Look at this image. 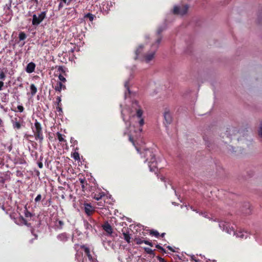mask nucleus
<instances>
[{"label":"nucleus","mask_w":262,"mask_h":262,"mask_svg":"<svg viewBox=\"0 0 262 262\" xmlns=\"http://www.w3.org/2000/svg\"><path fill=\"white\" fill-rule=\"evenodd\" d=\"M57 237L58 240H59L60 241H61L62 242H66L69 239L68 234L65 232L58 234L57 235Z\"/></svg>","instance_id":"obj_16"},{"label":"nucleus","mask_w":262,"mask_h":262,"mask_svg":"<svg viewBox=\"0 0 262 262\" xmlns=\"http://www.w3.org/2000/svg\"><path fill=\"white\" fill-rule=\"evenodd\" d=\"M147 152H149L150 155L151 156V158L150 159V161H149V163L150 164L149 165V167L150 168V171H155L154 168H156V165H157V163L156 162L155 157L154 155H152V153L150 151L147 150L146 151V154H147Z\"/></svg>","instance_id":"obj_7"},{"label":"nucleus","mask_w":262,"mask_h":262,"mask_svg":"<svg viewBox=\"0 0 262 262\" xmlns=\"http://www.w3.org/2000/svg\"><path fill=\"white\" fill-rule=\"evenodd\" d=\"M98 201L99 202L97 203L98 205L100 206V208H102L104 206L105 202L104 200H102V199Z\"/></svg>","instance_id":"obj_30"},{"label":"nucleus","mask_w":262,"mask_h":262,"mask_svg":"<svg viewBox=\"0 0 262 262\" xmlns=\"http://www.w3.org/2000/svg\"><path fill=\"white\" fill-rule=\"evenodd\" d=\"M31 93L32 96H34L37 93V89L34 84H31L30 85Z\"/></svg>","instance_id":"obj_22"},{"label":"nucleus","mask_w":262,"mask_h":262,"mask_svg":"<svg viewBox=\"0 0 262 262\" xmlns=\"http://www.w3.org/2000/svg\"><path fill=\"white\" fill-rule=\"evenodd\" d=\"M105 195V193L99 189L92 193V197L97 201H99L102 199Z\"/></svg>","instance_id":"obj_6"},{"label":"nucleus","mask_w":262,"mask_h":262,"mask_svg":"<svg viewBox=\"0 0 262 262\" xmlns=\"http://www.w3.org/2000/svg\"><path fill=\"white\" fill-rule=\"evenodd\" d=\"M85 227H86V228L87 229L91 230V229H92V225H91L90 224H89L88 222H86V223L85 224Z\"/></svg>","instance_id":"obj_39"},{"label":"nucleus","mask_w":262,"mask_h":262,"mask_svg":"<svg viewBox=\"0 0 262 262\" xmlns=\"http://www.w3.org/2000/svg\"><path fill=\"white\" fill-rule=\"evenodd\" d=\"M62 7V3H60L59 4V8H61V7Z\"/></svg>","instance_id":"obj_53"},{"label":"nucleus","mask_w":262,"mask_h":262,"mask_svg":"<svg viewBox=\"0 0 262 262\" xmlns=\"http://www.w3.org/2000/svg\"><path fill=\"white\" fill-rule=\"evenodd\" d=\"M19 39L20 40H24L27 38V35L24 32H21L19 34Z\"/></svg>","instance_id":"obj_24"},{"label":"nucleus","mask_w":262,"mask_h":262,"mask_svg":"<svg viewBox=\"0 0 262 262\" xmlns=\"http://www.w3.org/2000/svg\"><path fill=\"white\" fill-rule=\"evenodd\" d=\"M84 209L85 213L88 215H91L95 211L93 206L89 203L84 204Z\"/></svg>","instance_id":"obj_8"},{"label":"nucleus","mask_w":262,"mask_h":262,"mask_svg":"<svg viewBox=\"0 0 262 262\" xmlns=\"http://www.w3.org/2000/svg\"><path fill=\"white\" fill-rule=\"evenodd\" d=\"M64 225V223L63 221H58L57 224H56V226L58 228V229H62V227Z\"/></svg>","instance_id":"obj_27"},{"label":"nucleus","mask_w":262,"mask_h":262,"mask_svg":"<svg viewBox=\"0 0 262 262\" xmlns=\"http://www.w3.org/2000/svg\"><path fill=\"white\" fill-rule=\"evenodd\" d=\"M133 106H135V105H137V106H138V103L137 101H135L134 102H133Z\"/></svg>","instance_id":"obj_49"},{"label":"nucleus","mask_w":262,"mask_h":262,"mask_svg":"<svg viewBox=\"0 0 262 262\" xmlns=\"http://www.w3.org/2000/svg\"><path fill=\"white\" fill-rule=\"evenodd\" d=\"M6 77L5 74L4 72L2 71L0 73V79L2 80H4Z\"/></svg>","instance_id":"obj_38"},{"label":"nucleus","mask_w":262,"mask_h":262,"mask_svg":"<svg viewBox=\"0 0 262 262\" xmlns=\"http://www.w3.org/2000/svg\"><path fill=\"white\" fill-rule=\"evenodd\" d=\"M95 18V15L91 13H88L84 16V19L88 18L90 21H93Z\"/></svg>","instance_id":"obj_18"},{"label":"nucleus","mask_w":262,"mask_h":262,"mask_svg":"<svg viewBox=\"0 0 262 262\" xmlns=\"http://www.w3.org/2000/svg\"><path fill=\"white\" fill-rule=\"evenodd\" d=\"M227 232L230 234H233V235H235L236 237H240L241 238H243L245 237V235L242 231H235L234 229H230V230H228Z\"/></svg>","instance_id":"obj_10"},{"label":"nucleus","mask_w":262,"mask_h":262,"mask_svg":"<svg viewBox=\"0 0 262 262\" xmlns=\"http://www.w3.org/2000/svg\"><path fill=\"white\" fill-rule=\"evenodd\" d=\"M61 96H58L56 98L57 106L61 105Z\"/></svg>","instance_id":"obj_33"},{"label":"nucleus","mask_w":262,"mask_h":262,"mask_svg":"<svg viewBox=\"0 0 262 262\" xmlns=\"http://www.w3.org/2000/svg\"><path fill=\"white\" fill-rule=\"evenodd\" d=\"M150 235L155 236L156 237L158 238L160 236V234L157 230H151L149 232Z\"/></svg>","instance_id":"obj_23"},{"label":"nucleus","mask_w":262,"mask_h":262,"mask_svg":"<svg viewBox=\"0 0 262 262\" xmlns=\"http://www.w3.org/2000/svg\"><path fill=\"white\" fill-rule=\"evenodd\" d=\"M4 86V82L2 81H0V91L2 90V88Z\"/></svg>","instance_id":"obj_47"},{"label":"nucleus","mask_w":262,"mask_h":262,"mask_svg":"<svg viewBox=\"0 0 262 262\" xmlns=\"http://www.w3.org/2000/svg\"><path fill=\"white\" fill-rule=\"evenodd\" d=\"M143 249L144 250L145 252L146 253L152 255V257H154L155 256V253L154 250H152L151 249L147 247H144L143 248Z\"/></svg>","instance_id":"obj_20"},{"label":"nucleus","mask_w":262,"mask_h":262,"mask_svg":"<svg viewBox=\"0 0 262 262\" xmlns=\"http://www.w3.org/2000/svg\"><path fill=\"white\" fill-rule=\"evenodd\" d=\"M129 140L130 142H131L133 143V144L134 146H135L134 140L133 138L132 137L131 135L129 136Z\"/></svg>","instance_id":"obj_45"},{"label":"nucleus","mask_w":262,"mask_h":262,"mask_svg":"<svg viewBox=\"0 0 262 262\" xmlns=\"http://www.w3.org/2000/svg\"><path fill=\"white\" fill-rule=\"evenodd\" d=\"M188 9V6L187 5H185L181 7L175 6L173 8V12L174 14L183 15L187 13Z\"/></svg>","instance_id":"obj_4"},{"label":"nucleus","mask_w":262,"mask_h":262,"mask_svg":"<svg viewBox=\"0 0 262 262\" xmlns=\"http://www.w3.org/2000/svg\"><path fill=\"white\" fill-rule=\"evenodd\" d=\"M122 234L123 235V238L124 240L127 243H130V234H129V232L128 231V228H123L122 229Z\"/></svg>","instance_id":"obj_9"},{"label":"nucleus","mask_w":262,"mask_h":262,"mask_svg":"<svg viewBox=\"0 0 262 262\" xmlns=\"http://www.w3.org/2000/svg\"><path fill=\"white\" fill-rule=\"evenodd\" d=\"M164 28L162 27H159L157 30V34L158 35H160L161 33L163 31Z\"/></svg>","instance_id":"obj_37"},{"label":"nucleus","mask_w":262,"mask_h":262,"mask_svg":"<svg viewBox=\"0 0 262 262\" xmlns=\"http://www.w3.org/2000/svg\"><path fill=\"white\" fill-rule=\"evenodd\" d=\"M12 111H14V112H16V110H12Z\"/></svg>","instance_id":"obj_56"},{"label":"nucleus","mask_w":262,"mask_h":262,"mask_svg":"<svg viewBox=\"0 0 262 262\" xmlns=\"http://www.w3.org/2000/svg\"><path fill=\"white\" fill-rule=\"evenodd\" d=\"M21 219L25 225L28 226L30 225V224H28L27 221L26 219H25L23 216L21 217Z\"/></svg>","instance_id":"obj_44"},{"label":"nucleus","mask_w":262,"mask_h":262,"mask_svg":"<svg viewBox=\"0 0 262 262\" xmlns=\"http://www.w3.org/2000/svg\"><path fill=\"white\" fill-rule=\"evenodd\" d=\"M56 110L58 112H59V114H60V113H62V111L61 105L57 106Z\"/></svg>","instance_id":"obj_43"},{"label":"nucleus","mask_w":262,"mask_h":262,"mask_svg":"<svg viewBox=\"0 0 262 262\" xmlns=\"http://www.w3.org/2000/svg\"><path fill=\"white\" fill-rule=\"evenodd\" d=\"M35 67V64L33 62H31L27 64L26 68V71L28 73H31L34 71Z\"/></svg>","instance_id":"obj_13"},{"label":"nucleus","mask_w":262,"mask_h":262,"mask_svg":"<svg viewBox=\"0 0 262 262\" xmlns=\"http://www.w3.org/2000/svg\"><path fill=\"white\" fill-rule=\"evenodd\" d=\"M32 1H34L36 4L38 3V1L37 0H31Z\"/></svg>","instance_id":"obj_54"},{"label":"nucleus","mask_w":262,"mask_h":262,"mask_svg":"<svg viewBox=\"0 0 262 262\" xmlns=\"http://www.w3.org/2000/svg\"><path fill=\"white\" fill-rule=\"evenodd\" d=\"M143 46L141 45L139 46V47L137 49V50L135 51V53L136 55L135 59H137L138 58L140 57V56L141 55V53L143 50Z\"/></svg>","instance_id":"obj_17"},{"label":"nucleus","mask_w":262,"mask_h":262,"mask_svg":"<svg viewBox=\"0 0 262 262\" xmlns=\"http://www.w3.org/2000/svg\"><path fill=\"white\" fill-rule=\"evenodd\" d=\"M86 255L88 257V258H89V259H91L92 258V256L91 253L86 254Z\"/></svg>","instance_id":"obj_50"},{"label":"nucleus","mask_w":262,"mask_h":262,"mask_svg":"<svg viewBox=\"0 0 262 262\" xmlns=\"http://www.w3.org/2000/svg\"><path fill=\"white\" fill-rule=\"evenodd\" d=\"M61 1H62V2H63L64 3L67 4L68 2V0H61Z\"/></svg>","instance_id":"obj_52"},{"label":"nucleus","mask_w":262,"mask_h":262,"mask_svg":"<svg viewBox=\"0 0 262 262\" xmlns=\"http://www.w3.org/2000/svg\"><path fill=\"white\" fill-rule=\"evenodd\" d=\"M156 247L157 249H159L160 250H161V251L163 252V254H164V253H166V251L165 249H164L162 246H161L160 245H156Z\"/></svg>","instance_id":"obj_31"},{"label":"nucleus","mask_w":262,"mask_h":262,"mask_svg":"<svg viewBox=\"0 0 262 262\" xmlns=\"http://www.w3.org/2000/svg\"><path fill=\"white\" fill-rule=\"evenodd\" d=\"M167 248L169 250H170L172 252H174V250L172 249V248L171 247H170V246H168L167 247Z\"/></svg>","instance_id":"obj_48"},{"label":"nucleus","mask_w":262,"mask_h":262,"mask_svg":"<svg viewBox=\"0 0 262 262\" xmlns=\"http://www.w3.org/2000/svg\"><path fill=\"white\" fill-rule=\"evenodd\" d=\"M41 198L42 196L40 194H38L35 199V202L36 203L39 202L41 200Z\"/></svg>","instance_id":"obj_35"},{"label":"nucleus","mask_w":262,"mask_h":262,"mask_svg":"<svg viewBox=\"0 0 262 262\" xmlns=\"http://www.w3.org/2000/svg\"><path fill=\"white\" fill-rule=\"evenodd\" d=\"M124 86L127 90L129 93H130L129 89V81H126L124 84Z\"/></svg>","instance_id":"obj_42"},{"label":"nucleus","mask_w":262,"mask_h":262,"mask_svg":"<svg viewBox=\"0 0 262 262\" xmlns=\"http://www.w3.org/2000/svg\"><path fill=\"white\" fill-rule=\"evenodd\" d=\"M78 180L81 185L82 190L84 192L87 189V186L89 185L86 179L84 177H80Z\"/></svg>","instance_id":"obj_12"},{"label":"nucleus","mask_w":262,"mask_h":262,"mask_svg":"<svg viewBox=\"0 0 262 262\" xmlns=\"http://www.w3.org/2000/svg\"><path fill=\"white\" fill-rule=\"evenodd\" d=\"M46 15V12L45 11L42 12L38 17H37L36 14H34L33 15L32 25L34 26L38 25L45 19Z\"/></svg>","instance_id":"obj_3"},{"label":"nucleus","mask_w":262,"mask_h":262,"mask_svg":"<svg viewBox=\"0 0 262 262\" xmlns=\"http://www.w3.org/2000/svg\"><path fill=\"white\" fill-rule=\"evenodd\" d=\"M34 136L36 140H39V143H41L43 140V135L42 133V127L41 124L35 120L34 126L32 127Z\"/></svg>","instance_id":"obj_2"},{"label":"nucleus","mask_w":262,"mask_h":262,"mask_svg":"<svg viewBox=\"0 0 262 262\" xmlns=\"http://www.w3.org/2000/svg\"><path fill=\"white\" fill-rule=\"evenodd\" d=\"M2 120L0 118V125L2 123Z\"/></svg>","instance_id":"obj_55"},{"label":"nucleus","mask_w":262,"mask_h":262,"mask_svg":"<svg viewBox=\"0 0 262 262\" xmlns=\"http://www.w3.org/2000/svg\"><path fill=\"white\" fill-rule=\"evenodd\" d=\"M58 78L60 80V82H61L62 83H65L66 82V79L64 78V77L61 74V73H60L58 76Z\"/></svg>","instance_id":"obj_26"},{"label":"nucleus","mask_w":262,"mask_h":262,"mask_svg":"<svg viewBox=\"0 0 262 262\" xmlns=\"http://www.w3.org/2000/svg\"><path fill=\"white\" fill-rule=\"evenodd\" d=\"M72 157L75 160H80V157L79 154L77 152H75L73 153Z\"/></svg>","instance_id":"obj_28"},{"label":"nucleus","mask_w":262,"mask_h":262,"mask_svg":"<svg viewBox=\"0 0 262 262\" xmlns=\"http://www.w3.org/2000/svg\"><path fill=\"white\" fill-rule=\"evenodd\" d=\"M51 199H50V200L49 201V202L51 203Z\"/></svg>","instance_id":"obj_57"},{"label":"nucleus","mask_w":262,"mask_h":262,"mask_svg":"<svg viewBox=\"0 0 262 262\" xmlns=\"http://www.w3.org/2000/svg\"><path fill=\"white\" fill-rule=\"evenodd\" d=\"M38 166L40 168H42L43 167V164L42 162H39L38 163Z\"/></svg>","instance_id":"obj_46"},{"label":"nucleus","mask_w":262,"mask_h":262,"mask_svg":"<svg viewBox=\"0 0 262 262\" xmlns=\"http://www.w3.org/2000/svg\"><path fill=\"white\" fill-rule=\"evenodd\" d=\"M165 122L167 124L171 123L172 120L171 114L169 112H165L164 115Z\"/></svg>","instance_id":"obj_15"},{"label":"nucleus","mask_w":262,"mask_h":262,"mask_svg":"<svg viewBox=\"0 0 262 262\" xmlns=\"http://www.w3.org/2000/svg\"><path fill=\"white\" fill-rule=\"evenodd\" d=\"M165 235V233H162L161 235H160V236L161 237H163Z\"/></svg>","instance_id":"obj_51"},{"label":"nucleus","mask_w":262,"mask_h":262,"mask_svg":"<svg viewBox=\"0 0 262 262\" xmlns=\"http://www.w3.org/2000/svg\"><path fill=\"white\" fill-rule=\"evenodd\" d=\"M143 115V111L141 108H137L136 111V116L139 119V124L140 127L139 128L140 132H142V128H141L144 124V120L143 118H142Z\"/></svg>","instance_id":"obj_5"},{"label":"nucleus","mask_w":262,"mask_h":262,"mask_svg":"<svg viewBox=\"0 0 262 262\" xmlns=\"http://www.w3.org/2000/svg\"><path fill=\"white\" fill-rule=\"evenodd\" d=\"M54 89L56 91L60 92L62 90H66V86L61 82H57Z\"/></svg>","instance_id":"obj_14"},{"label":"nucleus","mask_w":262,"mask_h":262,"mask_svg":"<svg viewBox=\"0 0 262 262\" xmlns=\"http://www.w3.org/2000/svg\"><path fill=\"white\" fill-rule=\"evenodd\" d=\"M103 229L109 235H111L113 233V229L111 225L106 222L102 225Z\"/></svg>","instance_id":"obj_11"},{"label":"nucleus","mask_w":262,"mask_h":262,"mask_svg":"<svg viewBox=\"0 0 262 262\" xmlns=\"http://www.w3.org/2000/svg\"><path fill=\"white\" fill-rule=\"evenodd\" d=\"M135 241L137 245H141L143 243V240L140 238H136Z\"/></svg>","instance_id":"obj_32"},{"label":"nucleus","mask_w":262,"mask_h":262,"mask_svg":"<svg viewBox=\"0 0 262 262\" xmlns=\"http://www.w3.org/2000/svg\"><path fill=\"white\" fill-rule=\"evenodd\" d=\"M17 109H18V111L20 113L23 112L24 111V108L23 106H22V105H18Z\"/></svg>","instance_id":"obj_40"},{"label":"nucleus","mask_w":262,"mask_h":262,"mask_svg":"<svg viewBox=\"0 0 262 262\" xmlns=\"http://www.w3.org/2000/svg\"><path fill=\"white\" fill-rule=\"evenodd\" d=\"M143 243L147 245H149L150 246V247H152L153 246V245H152V243L151 242H150L148 241H146V240H143Z\"/></svg>","instance_id":"obj_41"},{"label":"nucleus","mask_w":262,"mask_h":262,"mask_svg":"<svg viewBox=\"0 0 262 262\" xmlns=\"http://www.w3.org/2000/svg\"><path fill=\"white\" fill-rule=\"evenodd\" d=\"M56 135H57V138H58V139L59 142L62 143H64V142H67L66 140H65L64 138V137H65L64 135H62L61 134H60L59 132H57Z\"/></svg>","instance_id":"obj_19"},{"label":"nucleus","mask_w":262,"mask_h":262,"mask_svg":"<svg viewBox=\"0 0 262 262\" xmlns=\"http://www.w3.org/2000/svg\"><path fill=\"white\" fill-rule=\"evenodd\" d=\"M81 248L82 249H83V250L86 254H88L90 253V250L88 247H85L84 245H83L81 246Z\"/></svg>","instance_id":"obj_29"},{"label":"nucleus","mask_w":262,"mask_h":262,"mask_svg":"<svg viewBox=\"0 0 262 262\" xmlns=\"http://www.w3.org/2000/svg\"><path fill=\"white\" fill-rule=\"evenodd\" d=\"M258 135L262 138V122L260 123L259 129L258 130Z\"/></svg>","instance_id":"obj_36"},{"label":"nucleus","mask_w":262,"mask_h":262,"mask_svg":"<svg viewBox=\"0 0 262 262\" xmlns=\"http://www.w3.org/2000/svg\"><path fill=\"white\" fill-rule=\"evenodd\" d=\"M25 216L26 217H31L32 216V213L27 210L26 207L25 210Z\"/></svg>","instance_id":"obj_25"},{"label":"nucleus","mask_w":262,"mask_h":262,"mask_svg":"<svg viewBox=\"0 0 262 262\" xmlns=\"http://www.w3.org/2000/svg\"><path fill=\"white\" fill-rule=\"evenodd\" d=\"M162 40L161 36H159L156 42L153 43L151 46V50L149 52L143 55L144 60L146 62H149L152 60L154 57L155 53L159 47V45Z\"/></svg>","instance_id":"obj_1"},{"label":"nucleus","mask_w":262,"mask_h":262,"mask_svg":"<svg viewBox=\"0 0 262 262\" xmlns=\"http://www.w3.org/2000/svg\"><path fill=\"white\" fill-rule=\"evenodd\" d=\"M58 70L59 72L62 73H64L66 72L64 68L62 66L58 67Z\"/></svg>","instance_id":"obj_34"},{"label":"nucleus","mask_w":262,"mask_h":262,"mask_svg":"<svg viewBox=\"0 0 262 262\" xmlns=\"http://www.w3.org/2000/svg\"><path fill=\"white\" fill-rule=\"evenodd\" d=\"M15 120H12L13 126L14 128L20 129L21 128L20 123L17 121V118H15Z\"/></svg>","instance_id":"obj_21"}]
</instances>
